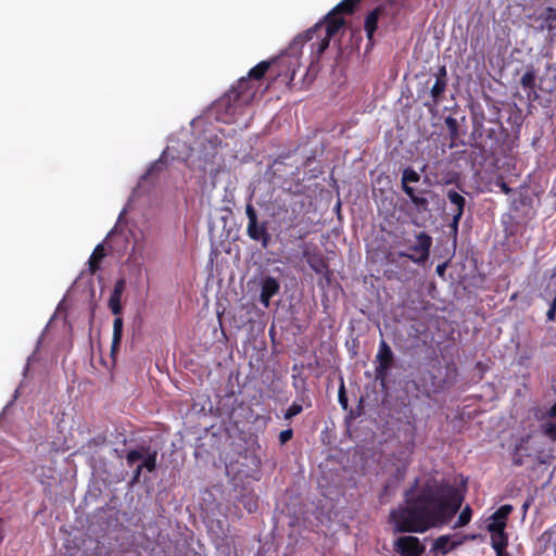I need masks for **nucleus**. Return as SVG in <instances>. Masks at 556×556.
I'll return each instance as SVG.
<instances>
[{
    "mask_svg": "<svg viewBox=\"0 0 556 556\" xmlns=\"http://www.w3.org/2000/svg\"><path fill=\"white\" fill-rule=\"evenodd\" d=\"M494 185L501 189V191L505 194H510L513 189L506 184L504 177L502 175L497 176L494 180Z\"/></svg>",
    "mask_w": 556,
    "mask_h": 556,
    "instance_id": "obj_31",
    "label": "nucleus"
},
{
    "mask_svg": "<svg viewBox=\"0 0 556 556\" xmlns=\"http://www.w3.org/2000/svg\"><path fill=\"white\" fill-rule=\"evenodd\" d=\"M447 267V264L446 263H442V264H439L435 268V273L440 276V277H443L444 274H445V269Z\"/></svg>",
    "mask_w": 556,
    "mask_h": 556,
    "instance_id": "obj_41",
    "label": "nucleus"
},
{
    "mask_svg": "<svg viewBox=\"0 0 556 556\" xmlns=\"http://www.w3.org/2000/svg\"><path fill=\"white\" fill-rule=\"evenodd\" d=\"M402 5L395 0H388L380 5L376 7L372 11H370L364 23V29L366 31V37L368 40V45H374V35L378 28V22L382 18L389 17L390 20H394L400 14Z\"/></svg>",
    "mask_w": 556,
    "mask_h": 556,
    "instance_id": "obj_5",
    "label": "nucleus"
},
{
    "mask_svg": "<svg viewBox=\"0 0 556 556\" xmlns=\"http://www.w3.org/2000/svg\"><path fill=\"white\" fill-rule=\"evenodd\" d=\"M142 470H143V468L141 467V465L140 464L137 465V467L135 468L134 473H132L131 484H135L140 480Z\"/></svg>",
    "mask_w": 556,
    "mask_h": 556,
    "instance_id": "obj_37",
    "label": "nucleus"
},
{
    "mask_svg": "<svg viewBox=\"0 0 556 556\" xmlns=\"http://www.w3.org/2000/svg\"><path fill=\"white\" fill-rule=\"evenodd\" d=\"M496 553V556H509L508 552L506 549H494Z\"/></svg>",
    "mask_w": 556,
    "mask_h": 556,
    "instance_id": "obj_44",
    "label": "nucleus"
},
{
    "mask_svg": "<svg viewBox=\"0 0 556 556\" xmlns=\"http://www.w3.org/2000/svg\"><path fill=\"white\" fill-rule=\"evenodd\" d=\"M207 144L208 147L203 143V151L200 155L201 163L199 166L203 172H207V166L215 163L222 140L217 136H213L207 139Z\"/></svg>",
    "mask_w": 556,
    "mask_h": 556,
    "instance_id": "obj_15",
    "label": "nucleus"
},
{
    "mask_svg": "<svg viewBox=\"0 0 556 556\" xmlns=\"http://www.w3.org/2000/svg\"><path fill=\"white\" fill-rule=\"evenodd\" d=\"M475 539L476 535H465L457 540H452L450 534L440 535L433 541L430 552L444 556L464 544L465 541Z\"/></svg>",
    "mask_w": 556,
    "mask_h": 556,
    "instance_id": "obj_14",
    "label": "nucleus"
},
{
    "mask_svg": "<svg viewBox=\"0 0 556 556\" xmlns=\"http://www.w3.org/2000/svg\"><path fill=\"white\" fill-rule=\"evenodd\" d=\"M251 78H240L236 87H232L216 103V106L224 110L228 115H235L242 105L252 102L257 88L252 84Z\"/></svg>",
    "mask_w": 556,
    "mask_h": 556,
    "instance_id": "obj_3",
    "label": "nucleus"
},
{
    "mask_svg": "<svg viewBox=\"0 0 556 556\" xmlns=\"http://www.w3.org/2000/svg\"><path fill=\"white\" fill-rule=\"evenodd\" d=\"M394 552L401 556H421L425 546L417 536L404 535L394 542Z\"/></svg>",
    "mask_w": 556,
    "mask_h": 556,
    "instance_id": "obj_13",
    "label": "nucleus"
},
{
    "mask_svg": "<svg viewBox=\"0 0 556 556\" xmlns=\"http://www.w3.org/2000/svg\"><path fill=\"white\" fill-rule=\"evenodd\" d=\"M405 493V505L390 511L394 532L424 533L446 525L459 510L463 496L446 483L426 482L416 494Z\"/></svg>",
    "mask_w": 556,
    "mask_h": 556,
    "instance_id": "obj_1",
    "label": "nucleus"
},
{
    "mask_svg": "<svg viewBox=\"0 0 556 556\" xmlns=\"http://www.w3.org/2000/svg\"><path fill=\"white\" fill-rule=\"evenodd\" d=\"M125 459L128 467L141 460V467L152 472L156 468L157 451L150 445L141 444L137 448L127 451Z\"/></svg>",
    "mask_w": 556,
    "mask_h": 556,
    "instance_id": "obj_10",
    "label": "nucleus"
},
{
    "mask_svg": "<svg viewBox=\"0 0 556 556\" xmlns=\"http://www.w3.org/2000/svg\"><path fill=\"white\" fill-rule=\"evenodd\" d=\"M447 88V71L444 65L440 66L435 73V81L430 89L431 101L426 102L425 106L432 109L438 106L444 97Z\"/></svg>",
    "mask_w": 556,
    "mask_h": 556,
    "instance_id": "obj_12",
    "label": "nucleus"
},
{
    "mask_svg": "<svg viewBox=\"0 0 556 556\" xmlns=\"http://www.w3.org/2000/svg\"><path fill=\"white\" fill-rule=\"evenodd\" d=\"M513 509V506L509 504L502 505L491 515V521L486 526L501 525L502 529L505 530L508 516L511 514Z\"/></svg>",
    "mask_w": 556,
    "mask_h": 556,
    "instance_id": "obj_22",
    "label": "nucleus"
},
{
    "mask_svg": "<svg viewBox=\"0 0 556 556\" xmlns=\"http://www.w3.org/2000/svg\"><path fill=\"white\" fill-rule=\"evenodd\" d=\"M105 257V249L102 243L98 244L89 257V271L96 274L100 269V263Z\"/></svg>",
    "mask_w": 556,
    "mask_h": 556,
    "instance_id": "obj_25",
    "label": "nucleus"
},
{
    "mask_svg": "<svg viewBox=\"0 0 556 556\" xmlns=\"http://www.w3.org/2000/svg\"><path fill=\"white\" fill-rule=\"evenodd\" d=\"M432 238L421 231L416 236V242L407 245V252H399L400 257H406L416 264H424L428 261Z\"/></svg>",
    "mask_w": 556,
    "mask_h": 556,
    "instance_id": "obj_9",
    "label": "nucleus"
},
{
    "mask_svg": "<svg viewBox=\"0 0 556 556\" xmlns=\"http://www.w3.org/2000/svg\"><path fill=\"white\" fill-rule=\"evenodd\" d=\"M502 126L484 127L480 122H475L472 126L471 139L472 146L486 155H495L501 149Z\"/></svg>",
    "mask_w": 556,
    "mask_h": 556,
    "instance_id": "obj_4",
    "label": "nucleus"
},
{
    "mask_svg": "<svg viewBox=\"0 0 556 556\" xmlns=\"http://www.w3.org/2000/svg\"><path fill=\"white\" fill-rule=\"evenodd\" d=\"M243 505L249 513H253L257 509V501L253 498L248 500V502L243 503Z\"/></svg>",
    "mask_w": 556,
    "mask_h": 556,
    "instance_id": "obj_38",
    "label": "nucleus"
},
{
    "mask_svg": "<svg viewBox=\"0 0 556 556\" xmlns=\"http://www.w3.org/2000/svg\"><path fill=\"white\" fill-rule=\"evenodd\" d=\"M345 24V20L339 16V13L327 14L325 23H317L314 27L307 29L304 34L296 37L301 42L312 41V51L319 58L329 47L330 39Z\"/></svg>",
    "mask_w": 556,
    "mask_h": 556,
    "instance_id": "obj_2",
    "label": "nucleus"
},
{
    "mask_svg": "<svg viewBox=\"0 0 556 556\" xmlns=\"http://www.w3.org/2000/svg\"><path fill=\"white\" fill-rule=\"evenodd\" d=\"M491 534V546L493 549H506L508 546V535L501 525L486 526Z\"/></svg>",
    "mask_w": 556,
    "mask_h": 556,
    "instance_id": "obj_20",
    "label": "nucleus"
},
{
    "mask_svg": "<svg viewBox=\"0 0 556 556\" xmlns=\"http://www.w3.org/2000/svg\"><path fill=\"white\" fill-rule=\"evenodd\" d=\"M535 79L536 72L533 66L527 68L523 75L520 78V85L528 92V97H531V93H535Z\"/></svg>",
    "mask_w": 556,
    "mask_h": 556,
    "instance_id": "obj_24",
    "label": "nucleus"
},
{
    "mask_svg": "<svg viewBox=\"0 0 556 556\" xmlns=\"http://www.w3.org/2000/svg\"><path fill=\"white\" fill-rule=\"evenodd\" d=\"M446 198L450 201L451 205L454 206V211H457L458 214L465 211L467 201L464 195L451 189L446 192Z\"/></svg>",
    "mask_w": 556,
    "mask_h": 556,
    "instance_id": "obj_26",
    "label": "nucleus"
},
{
    "mask_svg": "<svg viewBox=\"0 0 556 556\" xmlns=\"http://www.w3.org/2000/svg\"><path fill=\"white\" fill-rule=\"evenodd\" d=\"M420 181V175L413 167H405L402 172L401 188L403 192L410 199L412 203L418 208L426 211L429 202L422 195L425 191H417L412 184Z\"/></svg>",
    "mask_w": 556,
    "mask_h": 556,
    "instance_id": "obj_8",
    "label": "nucleus"
},
{
    "mask_svg": "<svg viewBox=\"0 0 556 556\" xmlns=\"http://www.w3.org/2000/svg\"><path fill=\"white\" fill-rule=\"evenodd\" d=\"M376 361L378 363L376 366V377L377 379L384 380L394 362V354L384 340H381L379 343Z\"/></svg>",
    "mask_w": 556,
    "mask_h": 556,
    "instance_id": "obj_11",
    "label": "nucleus"
},
{
    "mask_svg": "<svg viewBox=\"0 0 556 556\" xmlns=\"http://www.w3.org/2000/svg\"><path fill=\"white\" fill-rule=\"evenodd\" d=\"M285 62H286V60L282 58H274L269 61H262L249 71L248 76L251 79L260 80L265 76V74L268 71H270L271 73H275L276 76H280V72L279 71L276 72L275 66L280 65V64L285 65Z\"/></svg>",
    "mask_w": 556,
    "mask_h": 556,
    "instance_id": "obj_18",
    "label": "nucleus"
},
{
    "mask_svg": "<svg viewBox=\"0 0 556 556\" xmlns=\"http://www.w3.org/2000/svg\"><path fill=\"white\" fill-rule=\"evenodd\" d=\"M539 20L542 21L541 30H547L553 36H556V8H545L540 14Z\"/></svg>",
    "mask_w": 556,
    "mask_h": 556,
    "instance_id": "obj_21",
    "label": "nucleus"
},
{
    "mask_svg": "<svg viewBox=\"0 0 556 556\" xmlns=\"http://www.w3.org/2000/svg\"><path fill=\"white\" fill-rule=\"evenodd\" d=\"M293 438V430L291 428H288L286 430H282L280 433H279V443L281 445L286 444L287 442H289L291 439Z\"/></svg>",
    "mask_w": 556,
    "mask_h": 556,
    "instance_id": "obj_33",
    "label": "nucleus"
},
{
    "mask_svg": "<svg viewBox=\"0 0 556 556\" xmlns=\"http://www.w3.org/2000/svg\"><path fill=\"white\" fill-rule=\"evenodd\" d=\"M448 227H450L451 232L453 233L454 238H456L457 233H458V225L450 224Z\"/></svg>",
    "mask_w": 556,
    "mask_h": 556,
    "instance_id": "obj_43",
    "label": "nucleus"
},
{
    "mask_svg": "<svg viewBox=\"0 0 556 556\" xmlns=\"http://www.w3.org/2000/svg\"><path fill=\"white\" fill-rule=\"evenodd\" d=\"M121 298V295L111 293L109 299V307L111 312L116 316L122 313Z\"/></svg>",
    "mask_w": 556,
    "mask_h": 556,
    "instance_id": "obj_30",
    "label": "nucleus"
},
{
    "mask_svg": "<svg viewBox=\"0 0 556 556\" xmlns=\"http://www.w3.org/2000/svg\"><path fill=\"white\" fill-rule=\"evenodd\" d=\"M444 379L434 375L431 370L419 371L418 375L406 382L407 391L415 392L416 396L430 397L442 391Z\"/></svg>",
    "mask_w": 556,
    "mask_h": 556,
    "instance_id": "obj_6",
    "label": "nucleus"
},
{
    "mask_svg": "<svg viewBox=\"0 0 556 556\" xmlns=\"http://www.w3.org/2000/svg\"><path fill=\"white\" fill-rule=\"evenodd\" d=\"M547 415L552 418H556V402L549 407Z\"/></svg>",
    "mask_w": 556,
    "mask_h": 556,
    "instance_id": "obj_42",
    "label": "nucleus"
},
{
    "mask_svg": "<svg viewBox=\"0 0 556 556\" xmlns=\"http://www.w3.org/2000/svg\"><path fill=\"white\" fill-rule=\"evenodd\" d=\"M245 215L248 217L247 235L256 242H260L263 249H267L271 242V236L268 231V222L258 220V215L252 203H247Z\"/></svg>",
    "mask_w": 556,
    "mask_h": 556,
    "instance_id": "obj_7",
    "label": "nucleus"
},
{
    "mask_svg": "<svg viewBox=\"0 0 556 556\" xmlns=\"http://www.w3.org/2000/svg\"><path fill=\"white\" fill-rule=\"evenodd\" d=\"M544 433L553 441H556V422L548 424L544 430Z\"/></svg>",
    "mask_w": 556,
    "mask_h": 556,
    "instance_id": "obj_35",
    "label": "nucleus"
},
{
    "mask_svg": "<svg viewBox=\"0 0 556 556\" xmlns=\"http://www.w3.org/2000/svg\"><path fill=\"white\" fill-rule=\"evenodd\" d=\"M338 399H339V403L341 404L342 408L346 409L349 402H348V396H346V393H345V387H344L343 381L341 382V386H340V389H339Z\"/></svg>",
    "mask_w": 556,
    "mask_h": 556,
    "instance_id": "obj_32",
    "label": "nucleus"
},
{
    "mask_svg": "<svg viewBox=\"0 0 556 556\" xmlns=\"http://www.w3.org/2000/svg\"><path fill=\"white\" fill-rule=\"evenodd\" d=\"M312 400L308 395V390L303 388L301 394L296 397L295 401L287 408L283 414L285 420H290L291 418L300 415L303 412L304 407H311Z\"/></svg>",
    "mask_w": 556,
    "mask_h": 556,
    "instance_id": "obj_19",
    "label": "nucleus"
},
{
    "mask_svg": "<svg viewBox=\"0 0 556 556\" xmlns=\"http://www.w3.org/2000/svg\"><path fill=\"white\" fill-rule=\"evenodd\" d=\"M445 126H446L447 131H448V137H450V140H451V148L455 147L456 146V140L458 139V136H459V125H458V122H457V119L455 117L447 116L445 118Z\"/></svg>",
    "mask_w": 556,
    "mask_h": 556,
    "instance_id": "obj_27",
    "label": "nucleus"
},
{
    "mask_svg": "<svg viewBox=\"0 0 556 556\" xmlns=\"http://www.w3.org/2000/svg\"><path fill=\"white\" fill-rule=\"evenodd\" d=\"M520 447H521V444L516 445L515 451H518ZM516 453L517 452H515V455H514V458H513V463L516 466H521L523 464V460H522V458L520 456H517Z\"/></svg>",
    "mask_w": 556,
    "mask_h": 556,
    "instance_id": "obj_39",
    "label": "nucleus"
},
{
    "mask_svg": "<svg viewBox=\"0 0 556 556\" xmlns=\"http://www.w3.org/2000/svg\"><path fill=\"white\" fill-rule=\"evenodd\" d=\"M472 517V509L470 506H465L464 509L460 511L458 519L453 528H462L468 525Z\"/></svg>",
    "mask_w": 556,
    "mask_h": 556,
    "instance_id": "obj_29",
    "label": "nucleus"
},
{
    "mask_svg": "<svg viewBox=\"0 0 556 556\" xmlns=\"http://www.w3.org/2000/svg\"><path fill=\"white\" fill-rule=\"evenodd\" d=\"M546 317L548 320H554L556 317V299H553L549 308L546 313Z\"/></svg>",
    "mask_w": 556,
    "mask_h": 556,
    "instance_id": "obj_36",
    "label": "nucleus"
},
{
    "mask_svg": "<svg viewBox=\"0 0 556 556\" xmlns=\"http://www.w3.org/2000/svg\"><path fill=\"white\" fill-rule=\"evenodd\" d=\"M279 290L280 283L275 277L265 276L261 279L260 302L265 308L269 306L271 298L278 294Z\"/></svg>",
    "mask_w": 556,
    "mask_h": 556,
    "instance_id": "obj_17",
    "label": "nucleus"
},
{
    "mask_svg": "<svg viewBox=\"0 0 556 556\" xmlns=\"http://www.w3.org/2000/svg\"><path fill=\"white\" fill-rule=\"evenodd\" d=\"M123 337V318L117 316L113 321V338L111 345V355L114 356L119 350Z\"/></svg>",
    "mask_w": 556,
    "mask_h": 556,
    "instance_id": "obj_23",
    "label": "nucleus"
},
{
    "mask_svg": "<svg viewBox=\"0 0 556 556\" xmlns=\"http://www.w3.org/2000/svg\"><path fill=\"white\" fill-rule=\"evenodd\" d=\"M463 215H464V212H460V213L458 214V212H457V211H454V213H453V217H452V222H451L450 224H456V225H459V222H460V219H462Z\"/></svg>",
    "mask_w": 556,
    "mask_h": 556,
    "instance_id": "obj_40",
    "label": "nucleus"
},
{
    "mask_svg": "<svg viewBox=\"0 0 556 556\" xmlns=\"http://www.w3.org/2000/svg\"><path fill=\"white\" fill-rule=\"evenodd\" d=\"M361 0H342L333 9L332 13L352 14Z\"/></svg>",
    "mask_w": 556,
    "mask_h": 556,
    "instance_id": "obj_28",
    "label": "nucleus"
},
{
    "mask_svg": "<svg viewBox=\"0 0 556 556\" xmlns=\"http://www.w3.org/2000/svg\"><path fill=\"white\" fill-rule=\"evenodd\" d=\"M125 287H126V281L124 278H121V279L116 280L112 293L122 296V294L125 290Z\"/></svg>",
    "mask_w": 556,
    "mask_h": 556,
    "instance_id": "obj_34",
    "label": "nucleus"
},
{
    "mask_svg": "<svg viewBox=\"0 0 556 556\" xmlns=\"http://www.w3.org/2000/svg\"><path fill=\"white\" fill-rule=\"evenodd\" d=\"M303 256L309 268L318 275H323L330 280L331 271L324 256L317 251H305Z\"/></svg>",
    "mask_w": 556,
    "mask_h": 556,
    "instance_id": "obj_16",
    "label": "nucleus"
}]
</instances>
